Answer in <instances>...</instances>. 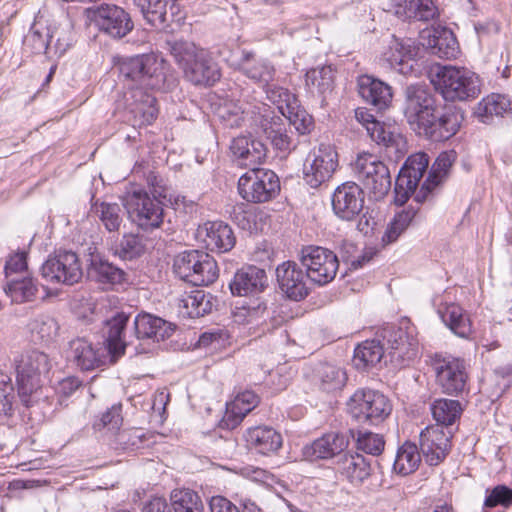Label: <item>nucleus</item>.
Wrapping results in <instances>:
<instances>
[{
    "mask_svg": "<svg viewBox=\"0 0 512 512\" xmlns=\"http://www.w3.org/2000/svg\"><path fill=\"white\" fill-rule=\"evenodd\" d=\"M403 113L412 130L433 141L451 138L462 121V115L453 109L437 113L433 95L419 84L406 88Z\"/></svg>",
    "mask_w": 512,
    "mask_h": 512,
    "instance_id": "1",
    "label": "nucleus"
},
{
    "mask_svg": "<svg viewBox=\"0 0 512 512\" xmlns=\"http://www.w3.org/2000/svg\"><path fill=\"white\" fill-rule=\"evenodd\" d=\"M379 337L381 339L366 340L356 347L353 363L358 370H367L384 357H389L396 367H405L416 358L418 340L409 321L401 322L400 326H385Z\"/></svg>",
    "mask_w": 512,
    "mask_h": 512,
    "instance_id": "2",
    "label": "nucleus"
},
{
    "mask_svg": "<svg viewBox=\"0 0 512 512\" xmlns=\"http://www.w3.org/2000/svg\"><path fill=\"white\" fill-rule=\"evenodd\" d=\"M155 65L154 58L148 55L123 58L119 63L120 75L128 82L133 99L128 109L139 125L151 124L158 114L156 98L147 91L159 88L163 80Z\"/></svg>",
    "mask_w": 512,
    "mask_h": 512,
    "instance_id": "3",
    "label": "nucleus"
},
{
    "mask_svg": "<svg viewBox=\"0 0 512 512\" xmlns=\"http://www.w3.org/2000/svg\"><path fill=\"white\" fill-rule=\"evenodd\" d=\"M245 77L264 89L267 98L280 109L283 104L293 105L295 95L288 89L274 84L277 70L274 64L266 58L259 57L254 51L243 49L233 64Z\"/></svg>",
    "mask_w": 512,
    "mask_h": 512,
    "instance_id": "4",
    "label": "nucleus"
},
{
    "mask_svg": "<svg viewBox=\"0 0 512 512\" xmlns=\"http://www.w3.org/2000/svg\"><path fill=\"white\" fill-rule=\"evenodd\" d=\"M168 45L188 81L195 85H212L220 79L218 64L208 51L182 39L168 42Z\"/></svg>",
    "mask_w": 512,
    "mask_h": 512,
    "instance_id": "5",
    "label": "nucleus"
},
{
    "mask_svg": "<svg viewBox=\"0 0 512 512\" xmlns=\"http://www.w3.org/2000/svg\"><path fill=\"white\" fill-rule=\"evenodd\" d=\"M431 83L447 101H469L481 93L479 76L465 67L438 66L431 73Z\"/></svg>",
    "mask_w": 512,
    "mask_h": 512,
    "instance_id": "6",
    "label": "nucleus"
},
{
    "mask_svg": "<svg viewBox=\"0 0 512 512\" xmlns=\"http://www.w3.org/2000/svg\"><path fill=\"white\" fill-rule=\"evenodd\" d=\"M174 273L194 286H207L218 278V266L209 254L190 250L179 253L173 262Z\"/></svg>",
    "mask_w": 512,
    "mask_h": 512,
    "instance_id": "7",
    "label": "nucleus"
},
{
    "mask_svg": "<svg viewBox=\"0 0 512 512\" xmlns=\"http://www.w3.org/2000/svg\"><path fill=\"white\" fill-rule=\"evenodd\" d=\"M129 219L144 231L159 228L163 222L161 201L143 189H134L123 197Z\"/></svg>",
    "mask_w": 512,
    "mask_h": 512,
    "instance_id": "8",
    "label": "nucleus"
},
{
    "mask_svg": "<svg viewBox=\"0 0 512 512\" xmlns=\"http://www.w3.org/2000/svg\"><path fill=\"white\" fill-rule=\"evenodd\" d=\"M350 415L359 423L378 425L382 423L392 411L390 400L375 390H357L348 402Z\"/></svg>",
    "mask_w": 512,
    "mask_h": 512,
    "instance_id": "9",
    "label": "nucleus"
},
{
    "mask_svg": "<svg viewBox=\"0 0 512 512\" xmlns=\"http://www.w3.org/2000/svg\"><path fill=\"white\" fill-rule=\"evenodd\" d=\"M84 14L89 24L115 39L125 37L134 27L130 15L115 4H96L86 8Z\"/></svg>",
    "mask_w": 512,
    "mask_h": 512,
    "instance_id": "10",
    "label": "nucleus"
},
{
    "mask_svg": "<svg viewBox=\"0 0 512 512\" xmlns=\"http://www.w3.org/2000/svg\"><path fill=\"white\" fill-rule=\"evenodd\" d=\"M48 356L38 350L21 355L16 364V381L18 394L25 405H29V397L41 386V376L50 370Z\"/></svg>",
    "mask_w": 512,
    "mask_h": 512,
    "instance_id": "11",
    "label": "nucleus"
},
{
    "mask_svg": "<svg viewBox=\"0 0 512 512\" xmlns=\"http://www.w3.org/2000/svg\"><path fill=\"white\" fill-rule=\"evenodd\" d=\"M280 190L278 176L268 169L251 168L238 180L239 195L251 203H263L274 198Z\"/></svg>",
    "mask_w": 512,
    "mask_h": 512,
    "instance_id": "12",
    "label": "nucleus"
},
{
    "mask_svg": "<svg viewBox=\"0 0 512 512\" xmlns=\"http://www.w3.org/2000/svg\"><path fill=\"white\" fill-rule=\"evenodd\" d=\"M338 166V155L330 144H320L307 155L303 164V179L311 188L329 181Z\"/></svg>",
    "mask_w": 512,
    "mask_h": 512,
    "instance_id": "13",
    "label": "nucleus"
},
{
    "mask_svg": "<svg viewBox=\"0 0 512 512\" xmlns=\"http://www.w3.org/2000/svg\"><path fill=\"white\" fill-rule=\"evenodd\" d=\"M41 275L52 284L73 285L81 280L83 270L75 252L59 250L42 264Z\"/></svg>",
    "mask_w": 512,
    "mask_h": 512,
    "instance_id": "14",
    "label": "nucleus"
},
{
    "mask_svg": "<svg viewBox=\"0 0 512 512\" xmlns=\"http://www.w3.org/2000/svg\"><path fill=\"white\" fill-rule=\"evenodd\" d=\"M300 262L306 268L307 277L318 285L331 282L338 271L337 256L320 246H305L300 252Z\"/></svg>",
    "mask_w": 512,
    "mask_h": 512,
    "instance_id": "15",
    "label": "nucleus"
},
{
    "mask_svg": "<svg viewBox=\"0 0 512 512\" xmlns=\"http://www.w3.org/2000/svg\"><path fill=\"white\" fill-rule=\"evenodd\" d=\"M355 173L367 189L376 199L385 196L391 188V176L388 167L370 153L358 155L355 165Z\"/></svg>",
    "mask_w": 512,
    "mask_h": 512,
    "instance_id": "16",
    "label": "nucleus"
},
{
    "mask_svg": "<svg viewBox=\"0 0 512 512\" xmlns=\"http://www.w3.org/2000/svg\"><path fill=\"white\" fill-rule=\"evenodd\" d=\"M429 165V158L425 153H416L408 157L401 168L395 183V202L403 205L411 195L416 200V190Z\"/></svg>",
    "mask_w": 512,
    "mask_h": 512,
    "instance_id": "17",
    "label": "nucleus"
},
{
    "mask_svg": "<svg viewBox=\"0 0 512 512\" xmlns=\"http://www.w3.org/2000/svg\"><path fill=\"white\" fill-rule=\"evenodd\" d=\"M355 117L366 129L370 138L378 145L394 149L399 153L404 151L406 140L397 125L378 121L364 108L357 109Z\"/></svg>",
    "mask_w": 512,
    "mask_h": 512,
    "instance_id": "18",
    "label": "nucleus"
},
{
    "mask_svg": "<svg viewBox=\"0 0 512 512\" xmlns=\"http://www.w3.org/2000/svg\"><path fill=\"white\" fill-rule=\"evenodd\" d=\"M436 381L446 394H459L465 388L467 373L465 362L451 355H436L433 361Z\"/></svg>",
    "mask_w": 512,
    "mask_h": 512,
    "instance_id": "19",
    "label": "nucleus"
},
{
    "mask_svg": "<svg viewBox=\"0 0 512 512\" xmlns=\"http://www.w3.org/2000/svg\"><path fill=\"white\" fill-rule=\"evenodd\" d=\"M256 108V113H261L255 125V131H262L270 139L272 145L283 153H289L294 144L291 137L287 134L283 118L267 104H260Z\"/></svg>",
    "mask_w": 512,
    "mask_h": 512,
    "instance_id": "20",
    "label": "nucleus"
},
{
    "mask_svg": "<svg viewBox=\"0 0 512 512\" xmlns=\"http://www.w3.org/2000/svg\"><path fill=\"white\" fill-rule=\"evenodd\" d=\"M418 48L410 39L392 37L381 56V65L402 75L411 74L416 65Z\"/></svg>",
    "mask_w": 512,
    "mask_h": 512,
    "instance_id": "21",
    "label": "nucleus"
},
{
    "mask_svg": "<svg viewBox=\"0 0 512 512\" xmlns=\"http://www.w3.org/2000/svg\"><path fill=\"white\" fill-rule=\"evenodd\" d=\"M365 195L355 182H345L338 186L332 196V209L335 215L346 221L354 220L362 211Z\"/></svg>",
    "mask_w": 512,
    "mask_h": 512,
    "instance_id": "22",
    "label": "nucleus"
},
{
    "mask_svg": "<svg viewBox=\"0 0 512 512\" xmlns=\"http://www.w3.org/2000/svg\"><path fill=\"white\" fill-rule=\"evenodd\" d=\"M451 437L450 429L439 425L428 426L420 433V449L429 465H438L447 456Z\"/></svg>",
    "mask_w": 512,
    "mask_h": 512,
    "instance_id": "23",
    "label": "nucleus"
},
{
    "mask_svg": "<svg viewBox=\"0 0 512 512\" xmlns=\"http://www.w3.org/2000/svg\"><path fill=\"white\" fill-rule=\"evenodd\" d=\"M433 305L441 320L455 335L468 338L472 334L469 315L462 307L452 302L448 294L436 296L433 299Z\"/></svg>",
    "mask_w": 512,
    "mask_h": 512,
    "instance_id": "24",
    "label": "nucleus"
},
{
    "mask_svg": "<svg viewBox=\"0 0 512 512\" xmlns=\"http://www.w3.org/2000/svg\"><path fill=\"white\" fill-rule=\"evenodd\" d=\"M276 278L281 291L292 300L300 301L309 294V278L295 262L280 264L276 269Z\"/></svg>",
    "mask_w": 512,
    "mask_h": 512,
    "instance_id": "25",
    "label": "nucleus"
},
{
    "mask_svg": "<svg viewBox=\"0 0 512 512\" xmlns=\"http://www.w3.org/2000/svg\"><path fill=\"white\" fill-rule=\"evenodd\" d=\"M196 238L211 251H230L236 242L232 228L222 221H208L196 230Z\"/></svg>",
    "mask_w": 512,
    "mask_h": 512,
    "instance_id": "26",
    "label": "nucleus"
},
{
    "mask_svg": "<svg viewBox=\"0 0 512 512\" xmlns=\"http://www.w3.org/2000/svg\"><path fill=\"white\" fill-rule=\"evenodd\" d=\"M347 436L338 432H329L303 447V456L309 461L327 460L339 457L347 449Z\"/></svg>",
    "mask_w": 512,
    "mask_h": 512,
    "instance_id": "27",
    "label": "nucleus"
},
{
    "mask_svg": "<svg viewBox=\"0 0 512 512\" xmlns=\"http://www.w3.org/2000/svg\"><path fill=\"white\" fill-rule=\"evenodd\" d=\"M421 38L425 41L430 52L443 59L456 58L459 53V46L454 33L440 25L425 29L421 33Z\"/></svg>",
    "mask_w": 512,
    "mask_h": 512,
    "instance_id": "28",
    "label": "nucleus"
},
{
    "mask_svg": "<svg viewBox=\"0 0 512 512\" xmlns=\"http://www.w3.org/2000/svg\"><path fill=\"white\" fill-rule=\"evenodd\" d=\"M260 104L264 103L257 101L240 105L233 100H225L216 109V114L227 127H238L242 122H248L251 127H255L261 115L255 111H258L256 107Z\"/></svg>",
    "mask_w": 512,
    "mask_h": 512,
    "instance_id": "29",
    "label": "nucleus"
},
{
    "mask_svg": "<svg viewBox=\"0 0 512 512\" xmlns=\"http://www.w3.org/2000/svg\"><path fill=\"white\" fill-rule=\"evenodd\" d=\"M336 472L353 486H360L371 475V465L357 452H346L335 462Z\"/></svg>",
    "mask_w": 512,
    "mask_h": 512,
    "instance_id": "30",
    "label": "nucleus"
},
{
    "mask_svg": "<svg viewBox=\"0 0 512 512\" xmlns=\"http://www.w3.org/2000/svg\"><path fill=\"white\" fill-rule=\"evenodd\" d=\"M67 360L81 370H93L101 363V348L85 338H76L69 343Z\"/></svg>",
    "mask_w": 512,
    "mask_h": 512,
    "instance_id": "31",
    "label": "nucleus"
},
{
    "mask_svg": "<svg viewBox=\"0 0 512 512\" xmlns=\"http://www.w3.org/2000/svg\"><path fill=\"white\" fill-rule=\"evenodd\" d=\"M267 285V276L263 269L256 266H248L238 270L230 289L233 295L247 296L262 292Z\"/></svg>",
    "mask_w": 512,
    "mask_h": 512,
    "instance_id": "32",
    "label": "nucleus"
},
{
    "mask_svg": "<svg viewBox=\"0 0 512 512\" xmlns=\"http://www.w3.org/2000/svg\"><path fill=\"white\" fill-rule=\"evenodd\" d=\"M144 18L152 26L160 27L174 18L180 12L176 0H134Z\"/></svg>",
    "mask_w": 512,
    "mask_h": 512,
    "instance_id": "33",
    "label": "nucleus"
},
{
    "mask_svg": "<svg viewBox=\"0 0 512 512\" xmlns=\"http://www.w3.org/2000/svg\"><path fill=\"white\" fill-rule=\"evenodd\" d=\"M230 149L239 164L244 167L262 163L267 152L265 145L260 140L247 136L234 138Z\"/></svg>",
    "mask_w": 512,
    "mask_h": 512,
    "instance_id": "34",
    "label": "nucleus"
},
{
    "mask_svg": "<svg viewBox=\"0 0 512 512\" xmlns=\"http://www.w3.org/2000/svg\"><path fill=\"white\" fill-rule=\"evenodd\" d=\"M134 330L137 339H152L159 342L169 338L174 331V327L160 317L140 314L134 319Z\"/></svg>",
    "mask_w": 512,
    "mask_h": 512,
    "instance_id": "35",
    "label": "nucleus"
},
{
    "mask_svg": "<svg viewBox=\"0 0 512 512\" xmlns=\"http://www.w3.org/2000/svg\"><path fill=\"white\" fill-rule=\"evenodd\" d=\"M358 89L363 100L378 110L387 108L391 103L392 89L383 81L363 75L358 80Z\"/></svg>",
    "mask_w": 512,
    "mask_h": 512,
    "instance_id": "36",
    "label": "nucleus"
},
{
    "mask_svg": "<svg viewBox=\"0 0 512 512\" xmlns=\"http://www.w3.org/2000/svg\"><path fill=\"white\" fill-rule=\"evenodd\" d=\"M512 113V102L503 94L492 93L484 97L476 106L475 115L480 122L491 124L496 118Z\"/></svg>",
    "mask_w": 512,
    "mask_h": 512,
    "instance_id": "37",
    "label": "nucleus"
},
{
    "mask_svg": "<svg viewBox=\"0 0 512 512\" xmlns=\"http://www.w3.org/2000/svg\"><path fill=\"white\" fill-rule=\"evenodd\" d=\"M246 441L251 448L263 455L277 452L283 443L281 434L268 426H257L248 429Z\"/></svg>",
    "mask_w": 512,
    "mask_h": 512,
    "instance_id": "38",
    "label": "nucleus"
},
{
    "mask_svg": "<svg viewBox=\"0 0 512 512\" xmlns=\"http://www.w3.org/2000/svg\"><path fill=\"white\" fill-rule=\"evenodd\" d=\"M89 279L95 281L104 288L122 284L125 281V272L98 255H92L87 269Z\"/></svg>",
    "mask_w": 512,
    "mask_h": 512,
    "instance_id": "39",
    "label": "nucleus"
},
{
    "mask_svg": "<svg viewBox=\"0 0 512 512\" xmlns=\"http://www.w3.org/2000/svg\"><path fill=\"white\" fill-rule=\"evenodd\" d=\"M456 155L454 151L442 152L434 162L427 179L422 184L419 192L416 194V202L421 203L426 200L432 190L438 186L447 175Z\"/></svg>",
    "mask_w": 512,
    "mask_h": 512,
    "instance_id": "40",
    "label": "nucleus"
},
{
    "mask_svg": "<svg viewBox=\"0 0 512 512\" xmlns=\"http://www.w3.org/2000/svg\"><path fill=\"white\" fill-rule=\"evenodd\" d=\"M176 301L179 313L184 317L198 318L212 310L211 296L200 289L184 292Z\"/></svg>",
    "mask_w": 512,
    "mask_h": 512,
    "instance_id": "41",
    "label": "nucleus"
},
{
    "mask_svg": "<svg viewBox=\"0 0 512 512\" xmlns=\"http://www.w3.org/2000/svg\"><path fill=\"white\" fill-rule=\"evenodd\" d=\"M129 316L125 313H117L107 321V346L113 357H120L124 354L126 346L130 343L126 340L124 330L128 323Z\"/></svg>",
    "mask_w": 512,
    "mask_h": 512,
    "instance_id": "42",
    "label": "nucleus"
},
{
    "mask_svg": "<svg viewBox=\"0 0 512 512\" xmlns=\"http://www.w3.org/2000/svg\"><path fill=\"white\" fill-rule=\"evenodd\" d=\"M315 383L327 393L341 390L347 381L345 370L329 363H321L315 369Z\"/></svg>",
    "mask_w": 512,
    "mask_h": 512,
    "instance_id": "43",
    "label": "nucleus"
},
{
    "mask_svg": "<svg viewBox=\"0 0 512 512\" xmlns=\"http://www.w3.org/2000/svg\"><path fill=\"white\" fill-rule=\"evenodd\" d=\"M5 294L14 303H24L32 301L37 293L38 286L34 278L29 275L22 278H10L4 286Z\"/></svg>",
    "mask_w": 512,
    "mask_h": 512,
    "instance_id": "44",
    "label": "nucleus"
},
{
    "mask_svg": "<svg viewBox=\"0 0 512 512\" xmlns=\"http://www.w3.org/2000/svg\"><path fill=\"white\" fill-rule=\"evenodd\" d=\"M90 213L109 232L118 231L123 222L122 209L117 203L96 201L92 204Z\"/></svg>",
    "mask_w": 512,
    "mask_h": 512,
    "instance_id": "45",
    "label": "nucleus"
},
{
    "mask_svg": "<svg viewBox=\"0 0 512 512\" xmlns=\"http://www.w3.org/2000/svg\"><path fill=\"white\" fill-rule=\"evenodd\" d=\"M420 462L421 456L418 447L414 443L405 442L397 451L393 470L401 476H406L413 473Z\"/></svg>",
    "mask_w": 512,
    "mask_h": 512,
    "instance_id": "46",
    "label": "nucleus"
},
{
    "mask_svg": "<svg viewBox=\"0 0 512 512\" xmlns=\"http://www.w3.org/2000/svg\"><path fill=\"white\" fill-rule=\"evenodd\" d=\"M431 412L436 425L448 428L460 418L462 407L457 400L436 399L431 404Z\"/></svg>",
    "mask_w": 512,
    "mask_h": 512,
    "instance_id": "47",
    "label": "nucleus"
},
{
    "mask_svg": "<svg viewBox=\"0 0 512 512\" xmlns=\"http://www.w3.org/2000/svg\"><path fill=\"white\" fill-rule=\"evenodd\" d=\"M334 71L331 66L313 68L306 73V86L312 94L325 96L333 90Z\"/></svg>",
    "mask_w": 512,
    "mask_h": 512,
    "instance_id": "48",
    "label": "nucleus"
},
{
    "mask_svg": "<svg viewBox=\"0 0 512 512\" xmlns=\"http://www.w3.org/2000/svg\"><path fill=\"white\" fill-rule=\"evenodd\" d=\"M173 512H204L201 497L190 489H175L170 495Z\"/></svg>",
    "mask_w": 512,
    "mask_h": 512,
    "instance_id": "49",
    "label": "nucleus"
},
{
    "mask_svg": "<svg viewBox=\"0 0 512 512\" xmlns=\"http://www.w3.org/2000/svg\"><path fill=\"white\" fill-rule=\"evenodd\" d=\"M29 329L34 341L48 344L56 339L59 325L51 316L40 315L30 322Z\"/></svg>",
    "mask_w": 512,
    "mask_h": 512,
    "instance_id": "50",
    "label": "nucleus"
},
{
    "mask_svg": "<svg viewBox=\"0 0 512 512\" xmlns=\"http://www.w3.org/2000/svg\"><path fill=\"white\" fill-rule=\"evenodd\" d=\"M259 403V397L253 391L239 393L233 401L227 404V416L233 418L234 424H238Z\"/></svg>",
    "mask_w": 512,
    "mask_h": 512,
    "instance_id": "51",
    "label": "nucleus"
},
{
    "mask_svg": "<svg viewBox=\"0 0 512 512\" xmlns=\"http://www.w3.org/2000/svg\"><path fill=\"white\" fill-rule=\"evenodd\" d=\"M415 215L416 210L412 207L405 208L398 212L387 226L382 241L386 244L395 242L411 224Z\"/></svg>",
    "mask_w": 512,
    "mask_h": 512,
    "instance_id": "52",
    "label": "nucleus"
},
{
    "mask_svg": "<svg viewBox=\"0 0 512 512\" xmlns=\"http://www.w3.org/2000/svg\"><path fill=\"white\" fill-rule=\"evenodd\" d=\"M407 20L431 21L439 17L440 11L434 0H410Z\"/></svg>",
    "mask_w": 512,
    "mask_h": 512,
    "instance_id": "53",
    "label": "nucleus"
},
{
    "mask_svg": "<svg viewBox=\"0 0 512 512\" xmlns=\"http://www.w3.org/2000/svg\"><path fill=\"white\" fill-rule=\"evenodd\" d=\"M512 505V488L505 485H497L492 489H487L484 501V512L489 509L502 508L507 509Z\"/></svg>",
    "mask_w": 512,
    "mask_h": 512,
    "instance_id": "54",
    "label": "nucleus"
},
{
    "mask_svg": "<svg viewBox=\"0 0 512 512\" xmlns=\"http://www.w3.org/2000/svg\"><path fill=\"white\" fill-rule=\"evenodd\" d=\"M266 312V305L256 300L253 304L236 307L233 312V320L238 324H250L260 320Z\"/></svg>",
    "mask_w": 512,
    "mask_h": 512,
    "instance_id": "55",
    "label": "nucleus"
},
{
    "mask_svg": "<svg viewBox=\"0 0 512 512\" xmlns=\"http://www.w3.org/2000/svg\"><path fill=\"white\" fill-rule=\"evenodd\" d=\"M296 106H297V101L295 100L293 105H291L290 107L287 106L286 104H283L282 109H280L278 106H277V108L283 116H285L284 108L287 109V111L289 113V116H288L289 122L291 125H293L295 127V129L298 131V133H300V134L309 133L313 127L312 117L310 115H308L306 113V111H304V110L298 109L297 111L294 112V109L296 108Z\"/></svg>",
    "mask_w": 512,
    "mask_h": 512,
    "instance_id": "56",
    "label": "nucleus"
},
{
    "mask_svg": "<svg viewBox=\"0 0 512 512\" xmlns=\"http://www.w3.org/2000/svg\"><path fill=\"white\" fill-rule=\"evenodd\" d=\"M357 449L370 455H380L385 441L382 435L373 432H359L356 439Z\"/></svg>",
    "mask_w": 512,
    "mask_h": 512,
    "instance_id": "57",
    "label": "nucleus"
},
{
    "mask_svg": "<svg viewBox=\"0 0 512 512\" xmlns=\"http://www.w3.org/2000/svg\"><path fill=\"white\" fill-rule=\"evenodd\" d=\"M122 423V404L117 403L104 412L101 417L94 422L93 427L96 430L107 428L110 431H116L118 433Z\"/></svg>",
    "mask_w": 512,
    "mask_h": 512,
    "instance_id": "58",
    "label": "nucleus"
},
{
    "mask_svg": "<svg viewBox=\"0 0 512 512\" xmlns=\"http://www.w3.org/2000/svg\"><path fill=\"white\" fill-rule=\"evenodd\" d=\"M232 218L234 222L243 230L254 231L256 227L255 209L247 204H238L234 207Z\"/></svg>",
    "mask_w": 512,
    "mask_h": 512,
    "instance_id": "59",
    "label": "nucleus"
},
{
    "mask_svg": "<svg viewBox=\"0 0 512 512\" xmlns=\"http://www.w3.org/2000/svg\"><path fill=\"white\" fill-rule=\"evenodd\" d=\"M143 250L144 247L137 236L127 235L120 242L117 253L123 260H132L139 257Z\"/></svg>",
    "mask_w": 512,
    "mask_h": 512,
    "instance_id": "60",
    "label": "nucleus"
},
{
    "mask_svg": "<svg viewBox=\"0 0 512 512\" xmlns=\"http://www.w3.org/2000/svg\"><path fill=\"white\" fill-rule=\"evenodd\" d=\"M11 378L0 371V412L4 415L11 414L14 400Z\"/></svg>",
    "mask_w": 512,
    "mask_h": 512,
    "instance_id": "61",
    "label": "nucleus"
},
{
    "mask_svg": "<svg viewBox=\"0 0 512 512\" xmlns=\"http://www.w3.org/2000/svg\"><path fill=\"white\" fill-rule=\"evenodd\" d=\"M145 438V433L141 428H129L124 430H119L116 435V441L118 444L122 445L123 448H137L140 444L143 443Z\"/></svg>",
    "mask_w": 512,
    "mask_h": 512,
    "instance_id": "62",
    "label": "nucleus"
},
{
    "mask_svg": "<svg viewBox=\"0 0 512 512\" xmlns=\"http://www.w3.org/2000/svg\"><path fill=\"white\" fill-rule=\"evenodd\" d=\"M27 268L26 252H16L8 256L4 266V273L6 278L10 279L14 278L13 275L26 272Z\"/></svg>",
    "mask_w": 512,
    "mask_h": 512,
    "instance_id": "63",
    "label": "nucleus"
},
{
    "mask_svg": "<svg viewBox=\"0 0 512 512\" xmlns=\"http://www.w3.org/2000/svg\"><path fill=\"white\" fill-rule=\"evenodd\" d=\"M410 0H379V6L385 12L393 13L400 19L407 20Z\"/></svg>",
    "mask_w": 512,
    "mask_h": 512,
    "instance_id": "64",
    "label": "nucleus"
}]
</instances>
